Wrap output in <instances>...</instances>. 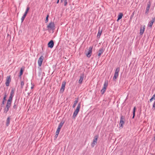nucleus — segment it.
Instances as JSON below:
<instances>
[{"instance_id": "18", "label": "nucleus", "mask_w": 155, "mask_h": 155, "mask_svg": "<svg viewBox=\"0 0 155 155\" xmlns=\"http://www.w3.org/2000/svg\"><path fill=\"white\" fill-rule=\"evenodd\" d=\"M78 99H77L74 101V104H73V106H72V107L73 108H74L76 106V105L77 104L78 102Z\"/></svg>"}, {"instance_id": "19", "label": "nucleus", "mask_w": 155, "mask_h": 155, "mask_svg": "<svg viewBox=\"0 0 155 155\" xmlns=\"http://www.w3.org/2000/svg\"><path fill=\"white\" fill-rule=\"evenodd\" d=\"M123 15V14L122 13H120L119 14V15H118L117 21H118L119 20L121 19L122 18Z\"/></svg>"}, {"instance_id": "1", "label": "nucleus", "mask_w": 155, "mask_h": 155, "mask_svg": "<svg viewBox=\"0 0 155 155\" xmlns=\"http://www.w3.org/2000/svg\"><path fill=\"white\" fill-rule=\"evenodd\" d=\"M81 107V104L80 103H79L78 104V106L76 108V109L74 111L73 115V117L74 118L78 114V112H79L80 110V109Z\"/></svg>"}, {"instance_id": "4", "label": "nucleus", "mask_w": 155, "mask_h": 155, "mask_svg": "<svg viewBox=\"0 0 155 155\" xmlns=\"http://www.w3.org/2000/svg\"><path fill=\"white\" fill-rule=\"evenodd\" d=\"M55 25L54 23L53 22H50L49 25L47 26V28L48 29H50L51 30H54V29Z\"/></svg>"}, {"instance_id": "34", "label": "nucleus", "mask_w": 155, "mask_h": 155, "mask_svg": "<svg viewBox=\"0 0 155 155\" xmlns=\"http://www.w3.org/2000/svg\"><path fill=\"white\" fill-rule=\"evenodd\" d=\"M64 5L66 6L67 4V0H64Z\"/></svg>"}, {"instance_id": "13", "label": "nucleus", "mask_w": 155, "mask_h": 155, "mask_svg": "<svg viewBox=\"0 0 155 155\" xmlns=\"http://www.w3.org/2000/svg\"><path fill=\"white\" fill-rule=\"evenodd\" d=\"M155 21V17L154 18H153L152 19V20L149 22V23L148 24V25L149 27H151L153 23Z\"/></svg>"}, {"instance_id": "9", "label": "nucleus", "mask_w": 155, "mask_h": 155, "mask_svg": "<svg viewBox=\"0 0 155 155\" xmlns=\"http://www.w3.org/2000/svg\"><path fill=\"white\" fill-rule=\"evenodd\" d=\"M44 59V57L43 56H41L38 59V64L39 67L41 66L42 62L43 61Z\"/></svg>"}, {"instance_id": "15", "label": "nucleus", "mask_w": 155, "mask_h": 155, "mask_svg": "<svg viewBox=\"0 0 155 155\" xmlns=\"http://www.w3.org/2000/svg\"><path fill=\"white\" fill-rule=\"evenodd\" d=\"M84 77V74H81L80 75V78L79 81V84H81L82 83Z\"/></svg>"}, {"instance_id": "35", "label": "nucleus", "mask_w": 155, "mask_h": 155, "mask_svg": "<svg viewBox=\"0 0 155 155\" xmlns=\"http://www.w3.org/2000/svg\"><path fill=\"white\" fill-rule=\"evenodd\" d=\"M152 98L153 99H155V94H154L152 97Z\"/></svg>"}, {"instance_id": "11", "label": "nucleus", "mask_w": 155, "mask_h": 155, "mask_svg": "<svg viewBox=\"0 0 155 155\" xmlns=\"http://www.w3.org/2000/svg\"><path fill=\"white\" fill-rule=\"evenodd\" d=\"M151 5V4L150 2H148L147 3V6L146 9L145 14H148L149 12V9L150 8Z\"/></svg>"}, {"instance_id": "25", "label": "nucleus", "mask_w": 155, "mask_h": 155, "mask_svg": "<svg viewBox=\"0 0 155 155\" xmlns=\"http://www.w3.org/2000/svg\"><path fill=\"white\" fill-rule=\"evenodd\" d=\"M136 110V107H134L133 109V116L132 117V118H134V117L135 115V112Z\"/></svg>"}, {"instance_id": "42", "label": "nucleus", "mask_w": 155, "mask_h": 155, "mask_svg": "<svg viewBox=\"0 0 155 155\" xmlns=\"http://www.w3.org/2000/svg\"><path fill=\"white\" fill-rule=\"evenodd\" d=\"M61 129V128H59L58 127L57 130H58L60 131Z\"/></svg>"}, {"instance_id": "28", "label": "nucleus", "mask_w": 155, "mask_h": 155, "mask_svg": "<svg viewBox=\"0 0 155 155\" xmlns=\"http://www.w3.org/2000/svg\"><path fill=\"white\" fill-rule=\"evenodd\" d=\"M6 97H7V94H6V93L5 92L4 94V97H3V100L5 101Z\"/></svg>"}, {"instance_id": "41", "label": "nucleus", "mask_w": 155, "mask_h": 155, "mask_svg": "<svg viewBox=\"0 0 155 155\" xmlns=\"http://www.w3.org/2000/svg\"><path fill=\"white\" fill-rule=\"evenodd\" d=\"M60 131V130L57 129V130H56V132H58L59 133Z\"/></svg>"}, {"instance_id": "10", "label": "nucleus", "mask_w": 155, "mask_h": 155, "mask_svg": "<svg viewBox=\"0 0 155 155\" xmlns=\"http://www.w3.org/2000/svg\"><path fill=\"white\" fill-rule=\"evenodd\" d=\"M54 45V43L53 40L50 41L48 44V47L50 48H52Z\"/></svg>"}, {"instance_id": "31", "label": "nucleus", "mask_w": 155, "mask_h": 155, "mask_svg": "<svg viewBox=\"0 0 155 155\" xmlns=\"http://www.w3.org/2000/svg\"><path fill=\"white\" fill-rule=\"evenodd\" d=\"M13 108L14 109H16L17 108L16 104L15 102L14 103V106H13Z\"/></svg>"}, {"instance_id": "24", "label": "nucleus", "mask_w": 155, "mask_h": 155, "mask_svg": "<svg viewBox=\"0 0 155 155\" xmlns=\"http://www.w3.org/2000/svg\"><path fill=\"white\" fill-rule=\"evenodd\" d=\"M106 89L105 88V87L103 88L101 90V92L102 94H103L104 93V92H105Z\"/></svg>"}, {"instance_id": "39", "label": "nucleus", "mask_w": 155, "mask_h": 155, "mask_svg": "<svg viewBox=\"0 0 155 155\" xmlns=\"http://www.w3.org/2000/svg\"><path fill=\"white\" fill-rule=\"evenodd\" d=\"M34 87V85L32 84V86L31 87V89L33 88Z\"/></svg>"}, {"instance_id": "8", "label": "nucleus", "mask_w": 155, "mask_h": 155, "mask_svg": "<svg viewBox=\"0 0 155 155\" xmlns=\"http://www.w3.org/2000/svg\"><path fill=\"white\" fill-rule=\"evenodd\" d=\"M92 48L93 47L91 46L89 48V50L87 53L86 54V55L87 57L90 58L91 56L92 53Z\"/></svg>"}, {"instance_id": "38", "label": "nucleus", "mask_w": 155, "mask_h": 155, "mask_svg": "<svg viewBox=\"0 0 155 155\" xmlns=\"http://www.w3.org/2000/svg\"><path fill=\"white\" fill-rule=\"evenodd\" d=\"M27 12H25V13H24V14L23 15H24V16H26L27 14Z\"/></svg>"}, {"instance_id": "26", "label": "nucleus", "mask_w": 155, "mask_h": 155, "mask_svg": "<svg viewBox=\"0 0 155 155\" xmlns=\"http://www.w3.org/2000/svg\"><path fill=\"white\" fill-rule=\"evenodd\" d=\"M23 70L22 68H21L20 71L19 76L21 77V75L23 74Z\"/></svg>"}, {"instance_id": "23", "label": "nucleus", "mask_w": 155, "mask_h": 155, "mask_svg": "<svg viewBox=\"0 0 155 155\" xmlns=\"http://www.w3.org/2000/svg\"><path fill=\"white\" fill-rule=\"evenodd\" d=\"M13 96H14L13 95H10L9 97V98L8 99V101L12 102V97Z\"/></svg>"}, {"instance_id": "14", "label": "nucleus", "mask_w": 155, "mask_h": 155, "mask_svg": "<svg viewBox=\"0 0 155 155\" xmlns=\"http://www.w3.org/2000/svg\"><path fill=\"white\" fill-rule=\"evenodd\" d=\"M104 51V50L103 49V48H100L99 50L98 54V56L100 57L101 55L103 53Z\"/></svg>"}, {"instance_id": "45", "label": "nucleus", "mask_w": 155, "mask_h": 155, "mask_svg": "<svg viewBox=\"0 0 155 155\" xmlns=\"http://www.w3.org/2000/svg\"><path fill=\"white\" fill-rule=\"evenodd\" d=\"M55 136L56 137H57V135H55Z\"/></svg>"}, {"instance_id": "30", "label": "nucleus", "mask_w": 155, "mask_h": 155, "mask_svg": "<svg viewBox=\"0 0 155 155\" xmlns=\"http://www.w3.org/2000/svg\"><path fill=\"white\" fill-rule=\"evenodd\" d=\"M10 95H14V90L13 89H12L11 90Z\"/></svg>"}, {"instance_id": "2", "label": "nucleus", "mask_w": 155, "mask_h": 155, "mask_svg": "<svg viewBox=\"0 0 155 155\" xmlns=\"http://www.w3.org/2000/svg\"><path fill=\"white\" fill-rule=\"evenodd\" d=\"M120 68L119 67H118L116 69L113 78L114 81H115L117 78L118 77V73L120 71Z\"/></svg>"}, {"instance_id": "32", "label": "nucleus", "mask_w": 155, "mask_h": 155, "mask_svg": "<svg viewBox=\"0 0 155 155\" xmlns=\"http://www.w3.org/2000/svg\"><path fill=\"white\" fill-rule=\"evenodd\" d=\"M29 9H30V8L29 7V6H27V7L25 12L28 13L29 10Z\"/></svg>"}, {"instance_id": "7", "label": "nucleus", "mask_w": 155, "mask_h": 155, "mask_svg": "<svg viewBox=\"0 0 155 155\" xmlns=\"http://www.w3.org/2000/svg\"><path fill=\"white\" fill-rule=\"evenodd\" d=\"M98 138V135H96L94 137V138L93 140V141L91 144V146L92 147H94V145L96 144L97 143V141Z\"/></svg>"}, {"instance_id": "5", "label": "nucleus", "mask_w": 155, "mask_h": 155, "mask_svg": "<svg viewBox=\"0 0 155 155\" xmlns=\"http://www.w3.org/2000/svg\"><path fill=\"white\" fill-rule=\"evenodd\" d=\"M124 124V117L123 116H121L120 118V121L119 125L120 127H123V125Z\"/></svg>"}, {"instance_id": "16", "label": "nucleus", "mask_w": 155, "mask_h": 155, "mask_svg": "<svg viewBox=\"0 0 155 155\" xmlns=\"http://www.w3.org/2000/svg\"><path fill=\"white\" fill-rule=\"evenodd\" d=\"M145 30V28L144 27H143V28H140V35H142L143 34V32H144Z\"/></svg>"}, {"instance_id": "33", "label": "nucleus", "mask_w": 155, "mask_h": 155, "mask_svg": "<svg viewBox=\"0 0 155 155\" xmlns=\"http://www.w3.org/2000/svg\"><path fill=\"white\" fill-rule=\"evenodd\" d=\"M49 17V15H48L46 18V20H45V22L47 23L48 21V18Z\"/></svg>"}, {"instance_id": "43", "label": "nucleus", "mask_w": 155, "mask_h": 155, "mask_svg": "<svg viewBox=\"0 0 155 155\" xmlns=\"http://www.w3.org/2000/svg\"><path fill=\"white\" fill-rule=\"evenodd\" d=\"M59 0H58L57 3H59Z\"/></svg>"}, {"instance_id": "6", "label": "nucleus", "mask_w": 155, "mask_h": 155, "mask_svg": "<svg viewBox=\"0 0 155 155\" xmlns=\"http://www.w3.org/2000/svg\"><path fill=\"white\" fill-rule=\"evenodd\" d=\"M11 79L10 75L8 76L7 77L6 79V81L5 82V85L6 86H8L10 82L11 81Z\"/></svg>"}, {"instance_id": "22", "label": "nucleus", "mask_w": 155, "mask_h": 155, "mask_svg": "<svg viewBox=\"0 0 155 155\" xmlns=\"http://www.w3.org/2000/svg\"><path fill=\"white\" fill-rule=\"evenodd\" d=\"M108 83L107 82V81H105L104 83V86L103 88H105L106 89L107 87V86Z\"/></svg>"}, {"instance_id": "36", "label": "nucleus", "mask_w": 155, "mask_h": 155, "mask_svg": "<svg viewBox=\"0 0 155 155\" xmlns=\"http://www.w3.org/2000/svg\"><path fill=\"white\" fill-rule=\"evenodd\" d=\"M5 101L3 100V101H2V105H3L4 104V102H5Z\"/></svg>"}, {"instance_id": "20", "label": "nucleus", "mask_w": 155, "mask_h": 155, "mask_svg": "<svg viewBox=\"0 0 155 155\" xmlns=\"http://www.w3.org/2000/svg\"><path fill=\"white\" fill-rule=\"evenodd\" d=\"M102 32V30H101L100 31V30H99V31L97 35V37L98 38H99L101 35V33Z\"/></svg>"}, {"instance_id": "12", "label": "nucleus", "mask_w": 155, "mask_h": 155, "mask_svg": "<svg viewBox=\"0 0 155 155\" xmlns=\"http://www.w3.org/2000/svg\"><path fill=\"white\" fill-rule=\"evenodd\" d=\"M66 84V82H63L62 83V86L61 88L60 89V91L63 92L64 90L65 86Z\"/></svg>"}, {"instance_id": "37", "label": "nucleus", "mask_w": 155, "mask_h": 155, "mask_svg": "<svg viewBox=\"0 0 155 155\" xmlns=\"http://www.w3.org/2000/svg\"><path fill=\"white\" fill-rule=\"evenodd\" d=\"M59 134V132H57L56 131V135H57V137H58V135Z\"/></svg>"}, {"instance_id": "3", "label": "nucleus", "mask_w": 155, "mask_h": 155, "mask_svg": "<svg viewBox=\"0 0 155 155\" xmlns=\"http://www.w3.org/2000/svg\"><path fill=\"white\" fill-rule=\"evenodd\" d=\"M11 103L12 102L7 101L5 109L4 112H5V113H7L9 110V108L11 105Z\"/></svg>"}, {"instance_id": "27", "label": "nucleus", "mask_w": 155, "mask_h": 155, "mask_svg": "<svg viewBox=\"0 0 155 155\" xmlns=\"http://www.w3.org/2000/svg\"><path fill=\"white\" fill-rule=\"evenodd\" d=\"M25 17L26 16H24V15H23V16H22V17H21V22H23L25 18Z\"/></svg>"}, {"instance_id": "21", "label": "nucleus", "mask_w": 155, "mask_h": 155, "mask_svg": "<svg viewBox=\"0 0 155 155\" xmlns=\"http://www.w3.org/2000/svg\"><path fill=\"white\" fill-rule=\"evenodd\" d=\"M64 122L61 121L59 124L58 127L61 128L64 124Z\"/></svg>"}, {"instance_id": "44", "label": "nucleus", "mask_w": 155, "mask_h": 155, "mask_svg": "<svg viewBox=\"0 0 155 155\" xmlns=\"http://www.w3.org/2000/svg\"><path fill=\"white\" fill-rule=\"evenodd\" d=\"M64 0H61V2H63Z\"/></svg>"}, {"instance_id": "29", "label": "nucleus", "mask_w": 155, "mask_h": 155, "mask_svg": "<svg viewBox=\"0 0 155 155\" xmlns=\"http://www.w3.org/2000/svg\"><path fill=\"white\" fill-rule=\"evenodd\" d=\"M21 88H23V86L24 85V82L23 81H21Z\"/></svg>"}, {"instance_id": "17", "label": "nucleus", "mask_w": 155, "mask_h": 155, "mask_svg": "<svg viewBox=\"0 0 155 155\" xmlns=\"http://www.w3.org/2000/svg\"><path fill=\"white\" fill-rule=\"evenodd\" d=\"M10 117H8L6 120V125L7 126H8L10 124Z\"/></svg>"}, {"instance_id": "40", "label": "nucleus", "mask_w": 155, "mask_h": 155, "mask_svg": "<svg viewBox=\"0 0 155 155\" xmlns=\"http://www.w3.org/2000/svg\"><path fill=\"white\" fill-rule=\"evenodd\" d=\"M153 100V99L151 97V98L150 100V102H151Z\"/></svg>"}]
</instances>
